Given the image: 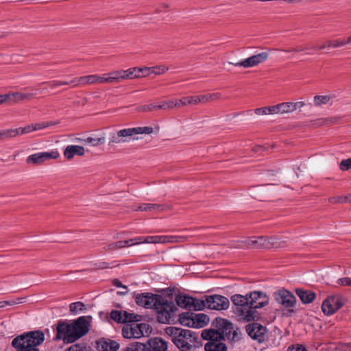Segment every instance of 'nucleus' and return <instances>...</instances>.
Wrapping results in <instances>:
<instances>
[{
  "mask_svg": "<svg viewBox=\"0 0 351 351\" xmlns=\"http://www.w3.org/2000/svg\"><path fill=\"white\" fill-rule=\"evenodd\" d=\"M194 324L193 328H200L204 327L209 322L208 317L204 313H193Z\"/></svg>",
  "mask_w": 351,
  "mask_h": 351,
  "instance_id": "obj_29",
  "label": "nucleus"
},
{
  "mask_svg": "<svg viewBox=\"0 0 351 351\" xmlns=\"http://www.w3.org/2000/svg\"><path fill=\"white\" fill-rule=\"evenodd\" d=\"M337 283L340 286H351V278L348 277L341 278L337 280Z\"/></svg>",
  "mask_w": 351,
  "mask_h": 351,
  "instance_id": "obj_50",
  "label": "nucleus"
},
{
  "mask_svg": "<svg viewBox=\"0 0 351 351\" xmlns=\"http://www.w3.org/2000/svg\"><path fill=\"white\" fill-rule=\"evenodd\" d=\"M73 87L83 86L95 84H105L104 74L99 75L97 74L88 75L75 77L71 81Z\"/></svg>",
  "mask_w": 351,
  "mask_h": 351,
  "instance_id": "obj_15",
  "label": "nucleus"
},
{
  "mask_svg": "<svg viewBox=\"0 0 351 351\" xmlns=\"http://www.w3.org/2000/svg\"><path fill=\"white\" fill-rule=\"evenodd\" d=\"M44 339V334L41 331H32L14 338L12 346L16 351H39L37 346L43 342Z\"/></svg>",
  "mask_w": 351,
  "mask_h": 351,
  "instance_id": "obj_3",
  "label": "nucleus"
},
{
  "mask_svg": "<svg viewBox=\"0 0 351 351\" xmlns=\"http://www.w3.org/2000/svg\"><path fill=\"white\" fill-rule=\"evenodd\" d=\"M340 168L342 171H347L351 169V158L343 160L340 163Z\"/></svg>",
  "mask_w": 351,
  "mask_h": 351,
  "instance_id": "obj_49",
  "label": "nucleus"
},
{
  "mask_svg": "<svg viewBox=\"0 0 351 351\" xmlns=\"http://www.w3.org/2000/svg\"><path fill=\"white\" fill-rule=\"evenodd\" d=\"M346 300L341 295L328 296L322 303V309L326 315H330L341 308Z\"/></svg>",
  "mask_w": 351,
  "mask_h": 351,
  "instance_id": "obj_9",
  "label": "nucleus"
},
{
  "mask_svg": "<svg viewBox=\"0 0 351 351\" xmlns=\"http://www.w3.org/2000/svg\"><path fill=\"white\" fill-rule=\"evenodd\" d=\"M98 348L100 351H117L119 344L114 340H101L98 342Z\"/></svg>",
  "mask_w": 351,
  "mask_h": 351,
  "instance_id": "obj_26",
  "label": "nucleus"
},
{
  "mask_svg": "<svg viewBox=\"0 0 351 351\" xmlns=\"http://www.w3.org/2000/svg\"><path fill=\"white\" fill-rule=\"evenodd\" d=\"M89 330V323L84 316L71 323L60 320L56 325V340L62 339L64 343H71L85 335Z\"/></svg>",
  "mask_w": 351,
  "mask_h": 351,
  "instance_id": "obj_1",
  "label": "nucleus"
},
{
  "mask_svg": "<svg viewBox=\"0 0 351 351\" xmlns=\"http://www.w3.org/2000/svg\"><path fill=\"white\" fill-rule=\"evenodd\" d=\"M293 110L295 111L298 108H302L305 104L303 101L292 102Z\"/></svg>",
  "mask_w": 351,
  "mask_h": 351,
  "instance_id": "obj_57",
  "label": "nucleus"
},
{
  "mask_svg": "<svg viewBox=\"0 0 351 351\" xmlns=\"http://www.w3.org/2000/svg\"><path fill=\"white\" fill-rule=\"evenodd\" d=\"M173 108H178V99L164 101L160 104H149L138 108L139 112H152L156 110H168Z\"/></svg>",
  "mask_w": 351,
  "mask_h": 351,
  "instance_id": "obj_18",
  "label": "nucleus"
},
{
  "mask_svg": "<svg viewBox=\"0 0 351 351\" xmlns=\"http://www.w3.org/2000/svg\"><path fill=\"white\" fill-rule=\"evenodd\" d=\"M254 237L247 238L245 240L240 241L239 247L254 249Z\"/></svg>",
  "mask_w": 351,
  "mask_h": 351,
  "instance_id": "obj_45",
  "label": "nucleus"
},
{
  "mask_svg": "<svg viewBox=\"0 0 351 351\" xmlns=\"http://www.w3.org/2000/svg\"><path fill=\"white\" fill-rule=\"evenodd\" d=\"M202 337L208 340L204 346L205 351H227V346L221 341L223 339V334L216 330H204L202 332Z\"/></svg>",
  "mask_w": 351,
  "mask_h": 351,
  "instance_id": "obj_7",
  "label": "nucleus"
},
{
  "mask_svg": "<svg viewBox=\"0 0 351 351\" xmlns=\"http://www.w3.org/2000/svg\"><path fill=\"white\" fill-rule=\"evenodd\" d=\"M304 50V48H303L302 47H298L290 49V51H292V52H300Z\"/></svg>",
  "mask_w": 351,
  "mask_h": 351,
  "instance_id": "obj_62",
  "label": "nucleus"
},
{
  "mask_svg": "<svg viewBox=\"0 0 351 351\" xmlns=\"http://www.w3.org/2000/svg\"><path fill=\"white\" fill-rule=\"evenodd\" d=\"M295 292L301 301L304 304L311 303L315 298V293L311 291L297 289Z\"/></svg>",
  "mask_w": 351,
  "mask_h": 351,
  "instance_id": "obj_27",
  "label": "nucleus"
},
{
  "mask_svg": "<svg viewBox=\"0 0 351 351\" xmlns=\"http://www.w3.org/2000/svg\"><path fill=\"white\" fill-rule=\"evenodd\" d=\"M17 130L19 131V135L27 134V133L34 131L32 124L28 125L24 128H17Z\"/></svg>",
  "mask_w": 351,
  "mask_h": 351,
  "instance_id": "obj_48",
  "label": "nucleus"
},
{
  "mask_svg": "<svg viewBox=\"0 0 351 351\" xmlns=\"http://www.w3.org/2000/svg\"><path fill=\"white\" fill-rule=\"evenodd\" d=\"M66 351H83L82 349L78 345H73L71 346Z\"/></svg>",
  "mask_w": 351,
  "mask_h": 351,
  "instance_id": "obj_59",
  "label": "nucleus"
},
{
  "mask_svg": "<svg viewBox=\"0 0 351 351\" xmlns=\"http://www.w3.org/2000/svg\"><path fill=\"white\" fill-rule=\"evenodd\" d=\"M176 304L182 307L195 311L204 309V302L202 300H197L193 297L186 295H178L176 298Z\"/></svg>",
  "mask_w": 351,
  "mask_h": 351,
  "instance_id": "obj_12",
  "label": "nucleus"
},
{
  "mask_svg": "<svg viewBox=\"0 0 351 351\" xmlns=\"http://www.w3.org/2000/svg\"><path fill=\"white\" fill-rule=\"evenodd\" d=\"M276 300L286 308L293 307L296 302L295 297L289 291L282 289L275 293Z\"/></svg>",
  "mask_w": 351,
  "mask_h": 351,
  "instance_id": "obj_22",
  "label": "nucleus"
},
{
  "mask_svg": "<svg viewBox=\"0 0 351 351\" xmlns=\"http://www.w3.org/2000/svg\"><path fill=\"white\" fill-rule=\"evenodd\" d=\"M153 132L152 127H137L121 129L117 132L111 133L109 138V145H114L128 143L130 141L138 139L136 136L141 134H151Z\"/></svg>",
  "mask_w": 351,
  "mask_h": 351,
  "instance_id": "obj_5",
  "label": "nucleus"
},
{
  "mask_svg": "<svg viewBox=\"0 0 351 351\" xmlns=\"http://www.w3.org/2000/svg\"><path fill=\"white\" fill-rule=\"evenodd\" d=\"M220 96V93H215L207 95L184 97L178 99V108L187 105H197L201 103H207L210 101L218 99Z\"/></svg>",
  "mask_w": 351,
  "mask_h": 351,
  "instance_id": "obj_8",
  "label": "nucleus"
},
{
  "mask_svg": "<svg viewBox=\"0 0 351 351\" xmlns=\"http://www.w3.org/2000/svg\"><path fill=\"white\" fill-rule=\"evenodd\" d=\"M204 302V308L208 307L213 310H226L230 305L229 300L220 295H213L207 296Z\"/></svg>",
  "mask_w": 351,
  "mask_h": 351,
  "instance_id": "obj_11",
  "label": "nucleus"
},
{
  "mask_svg": "<svg viewBox=\"0 0 351 351\" xmlns=\"http://www.w3.org/2000/svg\"><path fill=\"white\" fill-rule=\"evenodd\" d=\"M110 317L117 323L138 322L141 319V315H139L118 310L112 311Z\"/></svg>",
  "mask_w": 351,
  "mask_h": 351,
  "instance_id": "obj_19",
  "label": "nucleus"
},
{
  "mask_svg": "<svg viewBox=\"0 0 351 351\" xmlns=\"http://www.w3.org/2000/svg\"><path fill=\"white\" fill-rule=\"evenodd\" d=\"M134 239V243L129 244L130 246L145 243V237H135Z\"/></svg>",
  "mask_w": 351,
  "mask_h": 351,
  "instance_id": "obj_55",
  "label": "nucleus"
},
{
  "mask_svg": "<svg viewBox=\"0 0 351 351\" xmlns=\"http://www.w3.org/2000/svg\"><path fill=\"white\" fill-rule=\"evenodd\" d=\"M0 98L2 99L3 102L7 101L8 99H11L12 101V93H11L5 94V95H0Z\"/></svg>",
  "mask_w": 351,
  "mask_h": 351,
  "instance_id": "obj_58",
  "label": "nucleus"
},
{
  "mask_svg": "<svg viewBox=\"0 0 351 351\" xmlns=\"http://www.w3.org/2000/svg\"><path fill=\"white\" fill-rule=\"evenodd\" d=\"M159 295L151 293H137L134 296L136 303L145 308H153L157 302Z\"/></svg>",
  "mask_w": 351,
  "mask_h": 351,
  "instance_id": "obj_20",
  "label": "nucleus"
},
{
  "mask_svg": "<svg viewBox=\"0 0 351 351\" xmlns=\"http://www.w3.org/2000/svg\"><path fill=\"white\" fill-rule=\"evenodd\" d=\"M123 70L104 73L105 84H117L123 81Z\"/></svg>",
  "mask_w": 351,
  "mask_h": 351,
  "instance_id": "obj_25",
  "label": "nucleus"
},
{
  "mask_svg": "<svg viewBox=\"0 0 351 351\" xmlns=\"http://www.w3.org/2000/svg\"><path fill=\"white\" fill-rule=\"evenodd\" d=\"M231 300L233 304L237 306V308L235 310V313L238 319L241 321L244 322V318L241 315H239V311H247L250 309V301H249V293L245 295H242L240 294H235L231 297Z\"/></svg>",
  "mask_w": 351,
  "mask_h": 351,
  "instance_id": "obj_16",
  "label": "nucleus"
},
{
  "mask_svg": "<svg viewBox=\"0 0 351 351\" xmlns=\"http://www.w3.org/2000/svg\"><path fill=\"white\" fill-rule=\"evenodd\" d=\"M280 106V113H289L293 112V108L292 102H284L279 104Z\"/></svg>",
  "mask_w": 351,
  "mask_h": 351,
  "instance_id": "obj_40",
  "label": "nucleus"
},
{
  "mask_svg": "<svg viewBox=\"0 0 351 351\" xmlns=\"http://www.w3.org/2000/svg\"><path fill=\"white\" fill-rule=\"evenodd\" d=\"M269 58V53L267 51H262L258 53L252 55L238 62H229L236 66H241L243 68H252L264 63Z\"/></svg>",
  "mask_w": 351,
  "mask_h": 351,
  "instance_id": "obj_10",
  "label": "nucleus"
},
{
  "mask_svg": "<svg viewBox=\"0 0 351 351\" xmlns=\"http://www.w3.org/2000/svg\"><path fill=\"white\" fill-rule=\"evenodd\" d=\"M332 97L330 95H315L313 98V105L316 107L326 105L330 102Z\"/></svg>",
  "mask_w": 351,
  "mask_h": 351,
  "instance_id": "obj_34",
  "label": "nucleus"
},
{
  "mask_svg": "<svg viewBox=\"0 0 351 351\" xmlns=\"http://www.w3.org/2000/svg\"><path fill=\"white\" fill-rule=\"evenodd\" d=\"M350 200L348 196H334L328 199V202L331 204H343Z\"/></svg>",
  "mask_w": 351,
  "mask_h": 351,
  "instance_id": "obj_42",
  "label": "nucleus"
},
{
  "mask_svg": "<svg viewBox=\"0 0 351 351\" xmlns=\"http://www.w3.org/2000/svg\"><path fill=\"white\" fill-rule=\"evenodd\" d=\"M113 285L117 287H123L124 289L127 288L125 286H123L120 280L118 279H114L113 280Z\"/></svg>",
  "mask_w": 351,
  "mask_h": 351,
  "instance_id": "obj_61",
  "label": "nucleus"
},
{
  "mask_svg": "<svg viewBox=\"0 0 351 351\" xmlns=\"http://www.w3.org/2000/svg\"><path fill=\"white\" fill-rule=\"evenodd\" d=\"M166 332L171 337L172 341L181 351H191L195 347L198 337L196 333L190 330L169 326L166 328Z\"/></svg>",
  "mask_w": 351,
  "mask_h": 351,
  "instance_id": "obj_2",
  "label": "nucleus"
},
{
  "mask_svg": "<svg viewBox=\"0 0 351 351\" xmlns=\"http://www.w3.org/2000/svg\"><path fill=\"white\" fill-rule=\"evenodd\" d=\"M287 351H307L302 345H293L288 348Z\"/></svg>",
  "mask_w": 351,
  "mask_h": 351,
  "instance_id": "obj_52",
  "label": "nucleus"
},
{
  "mask_svg": "<svg viewBox=\"0 0 351 351\" xmlns=\"http://www.w3.org/2000/svg\"><path fill=\"white\" fill-rule=\"evenodd\" d=\"M328 47L327 46V41L324 43L323 45H315L313 47V49H316V50H322V49H324L325 48H328Z\"/></svg>",
  "mask_w": 351,
  "mask_h": 351,
  "instance_id": "obj_60",
  "label": "nucleus"
},
{
  "mask_svg": "<svg viewBox=\"0 0 351 351\" xmlns=\"http://www.w3.org/2000/svg\"><path fill=\"white\" fill-rule=\"evenodd\" d=\"M269 297L261 291H254L249 293L250 309L247 311H239V315H243L244 322H250L258 317L256 308H261L269 303Z\"/></svg>",
  "mask_w": 351,
  "mask_h": 351,
  "instance_id": "obj_4",
  "label": "nucleus"
},
{
  "mask_svg": "<svg viewBox=\"0 0 351 351\" xmlns=\"http://www.w3.org/2000/svg\"><path fill=\"white\" fill-rule=\"evenodd\" d=\"M85 154V149L80 145H70L65 147L64 156L67 160H71L75 156H82Z\"/></svg>",
  "mask_w": 351,
  "mask_h": 351,
  "instance_id": "obj_23",
  "label": "nucleus"
},
{
  "mask_svg": "<svg viewBox=\"0 0 351 351\" xmlns=\"http://www.w3.org/2000/svg\"><path fill=\"white\" fill-rule=\"evenodd\" d=\"M19 136V131L16 129H8L0 132V140L14 138Z\"/></svg>",
  "mask_w": 351,
  "mask_h": 351,
  "instance_id": "obj_37",
  "label": "nucleus"
},
{
  "mask_svg": "<svg viewBox=\"0 0 351 351\" xmlns=\"http://www.w3.org/2000/svg\"><path fill=\"white\" fill-rule=\"evenodd\" d=\"M268 114H278L280 113L279 104L267 107Z\"/></svg>",
  "mask_w": 351,
  "mask_h": 351,
  "instance_id": "obj_53",
  "label": "nucleus"
},
{
  "mask_svg": "<svg viewBox=\"0 0 351 351\" xmlns=\"http://www.w3.org/2000/svg\"><path fill=\"white\" fill-rule=\"evenodd\" d=\"M21 302H14V301H0V308L4 307L6 305H14L16 304H19Z\"/></svg>",
  "mask_w": 351,
  "mask_h": 351,
  "instance_id": "obj_56",
  "label": "nucleus"
},
{
  "mask_svg": "<svg viewBox=\"0 0 351 351\" xmlns=\"http://www.w3.org/2000/svg\"><path fill=\"white\" fill-rule=\"evenodd\" d=\"M121 241L125 243L124 247H125L126 246H130L129 244L134 243V239L133 238V239H130L129 240Z\"/></svg>",
  "mask_w": 351,
  "mask_h": 351,
  "instance_id": "obj_63",
  "label": "nucleus"
},
{
  "mask_svg": "<svg viewBox=\"0 0 351 351\" xmlns=\"http://www.w3.org/2000/svg\"><path fill=\"white\" fill-rule=\"evenodd\" d=\"M85 308V305L82 302H76L71 303L69 306L71 313L77 314Z\"/></svg>",
  "mask_w": 351,
  "mask_h": 351,
  "instance_id": "obj_39",
  "label": "nucleus"
},
{
  "mask_svg": "<svg viewBox=\"0 0 351 351\" xmlns=\"http://www.w3.org/2000/svg\"><path fill=\"white\" fill-rule=\"evenodd\" d=\"M245 330L250 337L260 343L263 342L267 338V329L260 324H249L245 326Z\"/></svg>",
  "mask_w": 351,
  "mask_h": 351,
  "instance_id": "obj_17",
  "label": "nucleus"
},
{
  "mask_svg": "<svg viewBox=\"0 0 351 351\" xmlns=\"http://www.w3.org/2000/svg\"><path fill=\"white\" fill-rule=\"evenodd\" d=\"M36 95V93H19V92H14L12 93V102L13 103H19L20 101H24V100H30L33 98H34Z\"/></svg>",
  "mask_w": 351,
  "mask_h": 351,
  "instance_id": "obj_30",
  "label": "nucleus"
},
{
  "mask_svg": "<svg viewBox=\"0 0 351 351\" xmlns=\"http://www.w3.org/2000/svg\"><path fill=\"white\" fill-rule=\"evenodd\" d=\"M147 348L149 351H166L167 345L161 338L154 337L148 341Z\"/></svg>",
  "mask_w": 351,
  "mask_h": 351,
  "instance_id": "obj_24",
  "label": "nucleus"
},
{
  "mask_svg": "<svg viewBox=\"0 0 351 351\" xmlns=\"http://www.w3.org/2000/svg\"><path fill=\"white\" fill-rule=\"evenodd\" d=\"M169 68L165 65H158L152 67H145V71L147 73V76L151 74L161 75L167 71Z\"/></svg>",
  "mask_w": 351,
  "mask_h": 351,
  "instance_id": "obj_32",
  "label": "nucleus"
},
{
  "mask_svg": "<svg viewBox=\"0 0 351 351\" xmlns=\"http://www.w3.org/2000/svg\"><path fill=\"white\" fill-rule=\"evenodd\" d=\"M286 246L285 242L281 241L280 239L276 237H267V249L269 248H278L284 247Z\"/></svg>",
  "mask_w": 351,
  "mask_h": 351,
  "instance_id": "obj_35",
  "label": "nucleus"
},
{
  "mask_svg": "<svg viewBox=\"0 0 351 351\" xmlns=\"http://www.w3.org/2000/svg\"><path fill=\"white\" fill-rule=\"evenodd\" d=\"M170 206L167 204H143L140 205L136 210L140 211H152V210H165L169 209Z\"/></svg>",
  "mask_w": 351,
  "mask_h": 351,
  "instance_id": "obj_28",
  "label": "nucleus"
},
{
  "mask_svg": "<svg viewBox=\"0 0 351 351\" xmlns=\"http://www.w3.org/2000/svg\"><path fill=\"white\" fill-rule=\"evenodd\" d=\"M125 243L121 241L114 242L106 245L104 248L106 251L116 250L124 247Z\"/></svg>",
  "mask_w": 351,
  "mask_h": 351,
  "instance_id": "obj_41",
  "label": "nucleus"
},
{
  "mask_svg": "<svg viewBox=\"0 0 351 351\" xmlns=\"http://www.w3.org/2000/svg\"><path fill=\"white\" fill-rule=\"evenodd\" d=\"M47 83L49 84L51 88H56V87H58V86H60L62 85L72 84L71 83V82H63V81H53V82H47Z\"/></svg>",
  "mask_w": 351,
  "mask_h": 351,
  "instance_id": "obj_51",
  "label": "nucleus"
},
{
  "mask_svg": "<svg viewBox=\"0 0 351 351\" xmlns=\"http://www.w3.org/2000/svg\"><path fill=\"white\" fill-rule=\"evenodd\" d=\"M55 124H56V123L53 121H47V122L37 123L32 124V125H33L34 130L36 131V130H42V129L52 126Z\"/></svg>",
  "mask_w": 351,
  "mask_h": 351,
  "instance_id": "obj_43",
  "label": "nucleus"
},
{
  "mask_svg": "<svg viewBox=\"0 0 351 351\" xmlns=\"http://www.w3.org/2000/svg\"><path fill=\"white\" fill-rule=\"evenodd\" d=\"M147 325L145 324H132L125 325L122 328V335L126 339H138L144 335V330Z\"/></svg>",
  "mask_w": 351,
  "mask_h": 351,
  "instance_id": "obj_14",
  "label": "nucleus"
},
{
  "mask_svg": "<svg viewBox=\"0 0 351 351\" xmlns=\"http://www.w3.org/2000/svg\"><path fill=\"white\" fill-rule=\"evenodd\" d=\"M267 248V237H254V249Z\"/></svg>",
  "mask_w": 351,
  "mask_h": 351,
  "instance_id": "obj_36",
  "label": "nucleus"
},
{
  "mask_svg": "<svg viewBox=\"0 0 351 351\" xmlns=\"http://www.w3.org/2000/svg\"><path fill=\"white\" fill-rule=\"evenodd\" d=\"M83 142L86 144H89L92 146H98L100 145H102L105 142V138L104 137H97V138H93V137H88L83 140Z\"/></svg>",
  "mask_w": 351,
  "mask_h": 351,
  "instance_id": "obj_38",
  "label": "nucleus"
},
{
  "mask_svg": "<svg viewBox=\"0 0 351 351\" xmlns=\"http://www.w3.org/2000/svg\"><path fill=\"white\" fill-rule=\"evenodd\" d=\"M123 80L136 79L134 75L132 68H130L127 70H123Z\"/></svg>",
  "mask_w": 351,
  "mask_h": 351,
  "instance_id": "obj_47",
  "label": "nucleus"
},
{
  "mask_svg": "<svg viewBox=\"0 0 351 351\" xmlns=\"http://www.w3.org/2000/svg\"><path fill=\"white\" fill-rule=\"evenodd\" d=\"M60 157L58 150L53 149L49 152H38L29 156L26 162L30 165H40L45 161L51 159H57Z\"/></svg>",
  "mask_w": 351,
  "mask_h": 351,
  "instance_id": "obj_13",
  "label": "nucleus"
},
{
  "mask_svg": "<svg viewBox=\"0 0 351 351\" xmlns=\"http://www.w3.org/2000/svg\"><path fill=\"white\" fill-rule=\"evenodd\" d=\"M186 237L183 236H147L145 237V243H167L184 242Z\"/></svg>",
  "mask_w": 351,
  "mask_h": 351,
  "instance_id": "obj_21",
  "label": "nucleus"
},
{
  "mask_svg": "<svg viewBox=\"0 0 351 351\" xmlns=\"http://www.w3.org/2000/svg\"><path fill=\"white\" fill-rule=\"evenodd\" d=\"M346 44H349L351 43V36H350L346 41H344Z\"/></svg>",
  "mask_w": 351,
  "mask_h": 351,
  "instance_id": "obj_64",
  "label": "nucleus"
},
{
  "mask_svg": "<svg viewBox=\"0 0 351 351\" xmlns=\"http://www.w3.org/2000/svg\"><path fill=\"white\" fill-rule=\"evenodd\" d=\"M153 309H154L158 314V322L167 324L174 320L175 313L178 308L173 301L159 295Z\"/></svg>",
  "mask_w": 351,
  "mask_h": 351,
  "instance_id": "obj_6",
  "label": "nucleus"
},
{
  "mask_svg": "<svg viewBox=\"0 0 351 351\" xmlns=\"http://www.w3.org/2000/svg\"><path fill=\"white\" fill-rule=\"evenodd\" d=\"M180 323L185 326L193 328L194 318L193 313L186 312L182 313L179 317Z\"/></svg>",
  "mask_w": 351,
  "mask_h": 351,
  "instance_id": "obj_31",
  "label": "nucleus"
},
{
  "mask_svg": "<svg viewBox=\"0 0 351 351\" xmlns=\"http://www.w3.org/2000/svg\"><path fill=\"white\" fill-rule=\"evenodd\" d=\"M254 112L257 115L268 114L267 107H263V108H256L254 110Z\"/></svg>",
  "mask_w": 351,
  "mask_h": 351,
  "instance_id": "obj_54",
  "label": "nucleus"
},
{
  "mask_svg": "<svg viewBox=\"0 0 351 351\" xmlns=\"http://www.w3.org/2000/svg\"><path fill=\"white\" fill-rule=\"evenodd\" d=\"M346 45L343 40L337 39L334 40H328L327 46L333 48L340 47Z\"/></svg>",
  "mask_w": 351,
  "mask_h": 351,
  "instance_id": "obj_46",
  "label": "nucleus"
},
{
  "mask_svg": "<svg viewBox=\"0 0 351 351\" xmlns=\"http://www.w3.org/2000/svg\"><path fill=\"white\" fill-rule=\"evenodd\" d=\"M122 351H149L147 346L140 342L130 343Z\"/></svg>",
  "mask_w": 351,
  "mask_h": 351,
  "instance_id": "obj_33",
  "label": "nucleus"
},
{
  "mask_svg": "<svg viewBox=\"0 0 351 351\" xmlns=\"http://www.w3.org/2000/svg\"><path fill=\"white\" fill-rule=\"evenodd\" d=\"M134 73V77L137 78H141L143 77H147V73L145 71V67H132Z\"/></svg>",
  "mask_w": 351,
  "mask_h": 351,
  "instance_id": "obj_44",
  "label": "nucleus"
}]
</instances>
